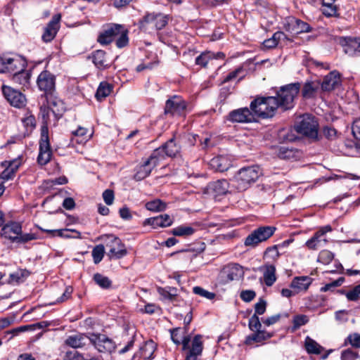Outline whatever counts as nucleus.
Segmentation results:
<instances>
[{"label":"nucleus","mask_w":360,"mask_h":360,"mask_svg":"<svg viewBox=\"0 0 360 360\" xmlns=\"http://www.w3.org/2000/svg\"><path fill=\"white\" fill-rule=\"evenodd\" d=\"M262 174L257 165L243 167L231 179V186L239 192L245 191Z\"/></svg>","instance_id":"f257e3e1"},{"label":"nucleus","mask_w":360,"mask_h":360,"mask_svg":"<svg viewBox=\"0 0 360 360\" xmlns=\"http://www.w3.org/2000/svg\"><path fill=\"white\" fill-rule=\"evenodd\" d=\"M278 108V99L274 96L257 98L250 103L254 117L262 118L273 117Z\"/></svg>","instance_id":"f03ea898"},{"label":"nucleus","mask_w":360,"mask_h":360,"mask_svg":"<svg viewBox=\"0 0 360 360\" xmlns=\"http://www.w3.org/2000/svg\"><path fill=\"white\" fill-rule=\"evenodd\" d=\"M168 23L167 15L160 13H147L139 22L141 30L148 32L160 30Z\"/></svg>","instance_id":"7ed1b4c3"},{"label":"nucleus","mask_w":360,"mask_h":360,"mask_svg":"<svg viewBox=\"0 0 360 360\" xmlns=\"http://www.w3.org/2000/svg\"><path fill=\"white\" fill-rule=\"evenodd\" d=\"M300 89L299 82L292 83L281 87L277 92L278 107L288 110L293 107V101Z\"/></svg>","instance_id":"20e7f679"},{"label":"nucleus","mask_w":360,"mask_h":360,"mask_svg":"<svg viewBox=\"0 0 360 360\" xmlns=\"http://www.w3.org/2000/svg\"><path fill=\"white\" fill-rule=\"evenodd\" d=\"M318 122L314 117L304 115L301 120L295 125V130L300 134L308 137L312 141L318 140Z\"/></svg>","instance_id":"39448f33"},{"label":"nucleus","mask_w":360,"mask_h":360,"mask_svg":"<svg viewBox=\"0 0 360 360\" xmlns=\"http://www.w3.org/2000/svg\"><path fill=\"white\" fill-rule=\"evenodd\" d=\"M276 229V227L271 226H260L245 238L244 245L247 247L255 248L259 243L266 241L272 236Z\"/></svg>","instance_id":"423d86ee"},{"label":"nucleus","mask_w":360,"mask_h":360,"mask_svg":"<svg viewBox=\"0 0 360 360\" xmlns=\"http://www.w3.org/2000/svg\"><path fill=\"white\" fill-rule=\"evenodd\" d=\"M51 150L49 138V129L46 125L41 128V139L39 141V153L37 162L41 165H46L51 158Z\"/></svg>","instance_id":"0eeeda50"},{"label":"nucleus","mask_w":360,"mask_h":360,"mask_svg":"<svg viewBox=\"0 0 360 360\" xmlns=\"http://www.w3.org/2000/svg\"><path fill=\"white\" fill-rule=\"evenodd\" d=\"M106 246L109 249L108 256L110 259H120L127 254L124 245L121 240L114 235H105Z\"/></svg>","instance_id":"6e6552de"},{"label":"nucleus","mask_w":360,"mask_h":360,"mask_svg":"<svg viewBox=\"0 0 360 360\" xmlns=\"http://www.w3.org/2000/svg\"><path fill=\"white\" fill-rule=\"evenodd\" d=\"M25 62L19 57L0 56V73H13L25 69Z\"/></svg>","instance_id":"1a4fd4ad"},{"label":"nucleus","mask_w":360,"mask_h":360,"mask_svg":"<svg viewBox=\"0 0 360 360\" xmlns=\"http://www.w3.org/2000/svg\"><path fill=\"white\" fill-rule=\"evenodd\" d=\"M186 106V102L181 97L174 96L166 101L165 114L171 116L183 115L185 113Z\"/></svg>","instance_id":"9d476101"},{"label":"nucleus","mask_w":360,"mask_h":360,"mask_svg":"<svg viewBox=\"0 0 360 360\" xmlns=\"http://www.w3.org/2000/svg\"><path fill=\"white\" fill-rule=\"evenodd\" d=\"M332 231V227L327 225L320 228L314 236L306 242V246L310 250H317L326 246L328 243L326 234Z\"/></svg>","instance_id":"9b49d317"},{"label":"nucleus","mask_w":360,"mask_h":360,"mask_svg":"<svg viewBox=\"0 0 360 360\" xmlns=\"http://www.w3.org/2000/svg\"><path fill=\"white\" fill-rule=\"evenodd\" d=\"M91 345L99 352H112L115 349V342L103 334L91 333Z\"/></svg>","instance_id":"f8f14e48"},{"label":"nucleus","mask_w":360,"mask_h":360,"mask_svg":"<svg viewBox=\"0 0 360 360\" xmlns=\"http://www.w3.org/2000/svg\"><path fill=\"white\" fill-rule=\"evenodd\" d=\"M2 91L4 97L11 105L16 108H21L25 105L26 98L19 91H17L8 86H3Z\"/></svg>","instance_id":"ddd939ff"},{"label":"nucleus","mask_w":360,"mask_h":360,"mask_svg":"<svg viewBox=\"0 0 360 360\" xmlns=\"http://www.w3.org/2000/svg\"><path fill=\"white\" fill-rule=\"evenodd\" d=\"M228 120L232 122L248 123L255 120L252 110L248 108H241L229 112Z\"/></svg>","instance_id":"4468645a"},{"label":"nucleus","mask_w":360,"mask_h":360,"mask_svg":"<svg viewBox=\"0 0 360 360\" xmlns=\"http://www.w3.org/2000/svg\"><path fill=\"white\" fill-rule=\"evenodd\" d=\"M22 232V226L16 221H11L4 225L1 230V236L15 243L18 236Z\"/></svg>","instance_id":"2eb2a0df"},{"label":"nucleus","mask_w":360,"mask_h":360,"mask_svg":"<svg viewBox=\"0 0 360 360\" xmlns=\"http://www.w3.org/2000/svg\"><path fill=\"white\" fill-rule=\"evenodd\" d=\"M1 165L5 169L0 174V180L5 183V181L14 178L16 172L21 165V160L16 158L11 161H4Z\"/></svg>","instance_id":"dca6fc26"},{"label":"nucleus","mask_w":360,"mask_h":360,"mask_svg":"<svg viewBox=\"0 0 360 360\" xmlns=\"http://www.w3.org/2000/svg\"><path fill=\"white\" fill-rule=\"evenodd\" d=\"M37 85L41 91L51 94L55 89V77L48 71H43L38 76Z\"/></svg>","instance_id":"f3484780"},{"label":"nucleus","mask_w":360,"mask_h":360,"mask_svg":"<svg viewBox=\"0 0 360 360\" xmlns=\"http://www.w3.org/2000/svg\"><path fill=\"white\" fill-rule=\"evenodd\" d=\"M120 29H122V25L110 24L108 25L104 31L99 34L98 41L103 45L109 44L115 37L119 35Z\"/></svg>","instance_id":"a211bd4d"},{"label":"nucleus","mask_w":360,"mask_h":360,"mask_svg":"<svg viewBox=\"0 0 360 360\" xmlns=\"http://www.w3.org/2000/svg\"><path fill=\"white\" fill-rule=\"evenodd\" d=\"M91 334L87 335L84 333H79L68 336L65 343V345L75 348H83L91 345Z\"/></svg>","instance_id":"6ab92c4d"},{"label":"nucleus","mask_w":360,"mask_h":360,"mask_svg":"<svg viewBox=\"0 0 360 360\" xmlns=\"http://www.w3.org/2000/svg\"><path fill=\"white\" fill-rule=\"evenodd\" d=\"M340 44L343 47V51L351 56H360V39L345 37L340 39Z\"/></svg>","instance_id":"aec40b11"},{"label":"nucleus","mask_w":360,"mask_h":360,"mask_svg":"<svg viewBox=\"0 0 360 360\" xmlns=\"http://www.w3.org/2000/svg\"><path fill=\"white\" fill-rule=\"evenodd\" d=\"M60 15H55L52 18L51 20L47 24L41 37L44 41L50 42L54 39L60 27Z\"/></svg>","instance_id":"412c9836"},{"label":"nucleus","mask_w":360,"mask_h":360,"mask_svg":"<svg viewBox=\"0 0 360 360\" xmlns=\"http://www.w3.org/2000/svg\"><path fill=\"white\" fill-rule=\"evenodd\" d=\"M242 274V268L239 264H231L225 266L220 272V276L224 281L238 279Z\"/></svg>","instance_id":"4be33fe9"},{"label":"nucleus","mask_w":360,"mask_h":360,"mask_svg":"<svg viewBox=\"0 0 360 360\" xmlns=\"http://www.w3.org/2000/svg\"><path fill=\"white\" fill-rule=\"evenodd\" d=\"M155 167V163L151 162L148 158L145 160L136 168V173L134 178L136 181H141L148 176L152 170Z\"/></svg>","instance_id":"5701e85b"},{"label":"nucleus","mask_w":360,"mask_h":360,"mask_svg":"<svg viewBox=\"0 0 360 360\" xmlns=\"http://www.w3.org/2000/svg\"><path fill=\"white\" fill-rule=\"evenodd\" d=\"M253 333L248 335L245 340V344L252 345L254 343H262L273 337L274 333L265 330L252 331Z\"/></svg>","instance_id":"b1692460"},{"label":"nucleus","mask_w":360,"mask_h":360,"mask_svg":"<svg viewBox=\"0 0 360 360\" xmlns=\"http://www.w3.org/2000/svg\"><path fill=\"white\" fill-rule=\"evenodd\" d=\"M173 220L168 214H160L159 216L146 219L144 224L150 225L153 229L159 227H167L172 224Z\"/></svg>","instance_id":"393cba45"},{"label":"nucleus","mask_w":360,"mask_h":360,"mask_svg":"<svg viewBox=\"0 0 360 360\" xmlns=\"http://www.w3.org/2000/svg\"><path fill=\"white\" fill-rule=\"evenodd\" d=\"M229 183L226 179L217 180L208 185L209 192L216 195H225L229 192Z\"/></svg>","instance_id":"a878e982"},{"label":"nucleus","mask_w":360,"mask_h":360,"mask_svg":"<svg viewBox=\"0 0 360 360\" xmlns=\"http://www.w3.org/2000/svg\"><path fill=\"white\" fill-rule=\"evenodd\" d=\"M312 278L309 276H298L293 278L290 287L295 290V292L305 291L312 283Z\"/></svg>","instance_id":"bb28decb"},{"label":"nucleus","mask_w":360,"mask_h":360,"mask_svg":"<svg viewBox=\"0 0 360 360\" xmlns=\"http://www.w3.org/2000/svg\"><path fill=\"white\" fill-rule=\"evenodd\" d=\"M340 75L333 71L326 75L321 83V88L323 91H331L340 83Z\"/></svg>","instance_id":"cd10ccee"},{"label":"nucleus","mask_w":360,"mask_h":360,"mask_svg":"<svg viewBox=\"0 0 360 360\" xmlns=\"http://www.w3.org/2000/svg\"><path fill=\"white\" fill-rule=\"evenodd\" d=\"M210 166L217 172H223L231 167V162L226 157L219 155L211 159Z\"/></svg>","instance_id":"c85d7f7f"},{"label":"nucleus","mask_w":360,"mask_h":360,"mask_svg":"<svg viewBox=\"0 0 360 360\" xmlns=\"http://www.w3.org/2000/svg\"><path fill=\"white\" fill-rule=\"evenodd\" d=\"M288 25L290 27L289 30L295 34L309 32L311 31V27L309 24L294 18L289 20Z\"/></svg>","instance_id":"c756f323"},{"label":"nucleus","mask_w":360,"mask_h":360,"mask_svg":"<svg viewBox=\"0 0 360 360\" xmlns=\"http://www.w3.org/2000/svg\"><path fill=\"white\" fill-rule=\"evenodd\" d=\"M155 349L156 344L153 340H148L140 347V350L136 354V356L150 360L153 359V354Z\"/></svg>","instance_id":"7c9ffc66"},{"label":"nucleus","mask_w":360,"mask_h":360,"mask_svg":"<svg viewBox=\"0 0 360 360\" xmlns=\"http://www.w3.org/2000/svg\"><path fill=\"white\" fill-rule=\"evenodd\" d=\"M12 81L21 85L22 87L27 88L30 84V74L24 69L20 70H15L13 73Z\"/></svg>","instance_id":"2f4dec72"},{"label":"nucleus","mask_w":360,"mask_h":360,"mask_svg":"<svg viewBox=\"0 0 360 360\" xmlns=\"http://www.w3.org/2000/svg\"><path fill=\"white\" fill-rule=\"evenodd\" d=\"M162 148H164V150L165 151L167 157L171 158L175 157L177 154L179 153L181 150V146L176 142L175 138L170 139L162 146Z\"/></svg>","instance_id":"473e14b6"},{"label":"nucleus","mask_w":360,"mask_h":360,"mask_svg":"<svg viewBox=\"0 0 360 360\" xmlns=\"http://www.w3.org/2000/svg\"><path fill=\"white\" fill-rule=\"evenodd\" d=\"M319 86L320 83L317 81L305 82L302 90V96L307 99L314 98Z\"/></svg>","instance_id":"72a5a7b5"},{"label":"nucleus","mask_w":360,"mask_h":360,"mask_svg":"<svg viewBox=\"0 0 360 360\" xmlns=\"http://www.w3.org/2000/svg\"><path fill=\"white\" fill-rule=\"evenodd\" d=\"M304 348L309 354H320L324 350L322 346L309 336L305 338Z\"/></svg>","instance_id":"f704fd0d"},{"label":"nucleus","mask_w":360,"mask_h":360,"mask_svg":"<svg viewBox=\"0 0 360 360\" xmlns=\"http://www.w3.org/2000/svg\"><path fill=\"white\" fill-rule=\"evenodd\" d=\"M263 278L265 285L269 287L276 282V268L274 265H266L264 266Z\"/></svg>","instance_id":"c9c22d12"},{"label":"nucleus","mask_w":360,"mask_h":360,"mask_svg":"<svg viewBox=\"0 0 360 360\" xmlns=\"http://www.w3.org/2000/svg\"><path fill=\"white\" fill-rule=\"evenodd\" d=\"M196 229L192 226L180 225L172 230V233L175 236L179 237H188L194 234Z\"/></svg>","instance_id":"e433bc0d"},{"label":"nucleus","mask_w":360,"mask_h":360,"mask_svg":"<svg viewBox=\"0 0 360 360\" xmlns=\"http://www.w3.org/2000/svg\"><path fill=\"white\" fill-rule=\"evenodd\" d=\"M47 233H57L58 236L64 238H81V233L75 229H64L58 230H45Z\"/></svg>","instance_id":"4c0bfd02"},{"label":"nucleus","mask_w":360,"mask_h":360,"mask_svg":"<svg viewBox=\"0 0 360 360\" xmlns=\"http://www.w3.org/2000/svg\"><path fill=\"white\" fill-rule=\"evenodd\" d=\"M286 38V36L283 32H275L272 37L265 40L263 42V46L266 49H272L276 47L280 41L283 40Z\"/></svg>","instance_id":"58836bf2"},{"label":"nucleus","mask_w":360,"mask_h":360,"mask_svg":"<svg viewBox=\"0 0 360 360\" xmlns=\"http://www.w3.org/2000/svg\"><path fill=\"white\" fill-rule=\"evenodd\" d=\"M201 335H196L192 342V347L188 352V354L193 355V356L196 357L201 354L202 352V342L201 341Z\"/></svg>","instance_id":"ea45409f"},{"label":"nucleus","mask_w":360,"mask_h":360,"mask_svg":"<svg viewBox=\"0 0 360 360\" xmlns=\"http://www.w3.org/2000/svg\"><path fill=\"white\" fill-rule=\"evenodd\" d=\"M112 89V86L108 82H101L96 93V98L98 101H101L110 94Z\"/></svg>","instance_id":"a19ab883"},{"label":"nucleus","mask_w":360,"mask_h":360,"mask_svg":"<svg viewBox=\"0 0 360 360\" xmlns=\"http://www.w3.org/2000/svg\"><path fill=\"white\" fill-rule=\"evenodd\" d=\"M92 61L98 68L106 67L105 52L102 50L94 51L92 54Z\"/></svg>","instance_id":"79ce46f5"},{"label":"nucleus","mask_w":360,"mask_h":360,"mask_svg":"<svg viewBox=\"0 0 360 360\" xmlns=\"http://www.w3.org/2000/svg\"><path fill=\"white\" fill-rule=\"evenodd\" d=\"M166 157H167V155H166L164 148L160 146L152 152L148 159L151 162H154V163H155V167H157L162 160L165 159Z\"/></svg>","instance_id":"37998d69"},{"label":"nucleus","mask_w":360,"mask_h":360,"mask_svg":"<svg viewBox=\"0 0 360 360\" xmlns=\"http://www.w3.org/2000/svg\"><path fill=\"white\" fill-rule=\"evenodd\" d=\"M129 31L124 25H122V29H120L119 32V35L117 36V39L116 40V46L121 49L126 46L129 43V37H128Z\"/></svg>","instance_id":"c03bdc74"},{"label":"nucleus","mask_w":360,"mask_h":360,"mask_svg":"<svg viewBox=\"0 0 360 360\" xmlns=\"http://www.w3.org/2000/svg\"><path fill=\"white\" fill-rule=\"evenodd\" d=\"M30 276V272L26 269H19L15 272L10 274L11 283H20L24 281L25 278Z\"/></svg>","instance_id":"a18cd8bd"},{"label":"nucleus","mask_w":360,"mask_h":360,"mask_svg":"<svg viewBox=\"0 0 360 360\" xmlns=\"http://www.w3.org/2000/svg\"><path fill=\"white\" fill-rule=\"evenodd\" d=\"M215 58V54L211 51H205L202 53L195 58V64L202 67H205L210 60Z\"/></svg>","instance_id":"49530a36"},{"label":"nucleus","mask_w":360,"mask_h":360,"mask_svg":"<svg viewBox=\"0 0 360 360\" xmlns=\"http://www.w3.org/2000/svg\"><path fill=\"white\" fill-rule=\"evenodd\" d=\"M277 155L281 159H291L295 157L296 151L292 148L280 146L278 148Z\"/></svg>","instance_id":"de8ad7c7"},{"label":"nucleus","mask_w":360,"mask_h":360,"mask_svg":"<svg viewBox=\"0 0 360 360\" xmlns=\"http://www.w3.org/2000/svg\"><path fill=\"white\" fill-rule=\"evenodd\" d=\"M94 281L98 285L104 289L110 288L112 284L111 281L107 276L99 273L94 275Z\"/></svg>","instance_id":"09e8293b"},{"label":"nucleus","mask_w":360,"mask_h":360,"mask_svg":"<svg viewBox=\"0 0 360 360\" xmlns=\"http://www.w3.org/2000/svg\"><path fill=\"white\" fill-rule=\"evenodd\" d=\"M146 207L150 211L160 212L165 210L166 204L160 200H155L148 202L146 204Z\"/></svg>","instance_id":"8fccbe9b"},{"label":"nucleus","mask_w":360,"mask_h":360,"mask_svg":"<svg viewBox=\"0 0 360 360\" xmlns=\"http://www.w3.org/2000/svg\"><path fill=\"white\" fill-rule=\"evenodd\" d=\"M322 13L323 14L328 17H339L338 13V8L337 6L334 5V4H331L330 5H322Z\"/></svg>","instance_id":"3c124183"},{"label":"nucleus","mask_w":360,"mask_h":360,"mask_svg":"<svg viewBox=\"0 0 360 360\" xmlns=\"http://www.w3.org/2000/svg\"><path fill=\"white\" fill-rule=\"evenodd\" d=\"M104 253L105 248L103 245H98L94 248L91 254L94 262L96 264H98L103 259Z\"/></svg>","instance_id":"603ef678"},{"label":"nucleus","mask_w":360,"mask_h":360,"mask_svg":"<svg viewBox=\"0 0 360 360\" xmlns=\"http://www.w3.org/2000/svg\"><path fill=\"white\" fill-rule=\"evenodd\" d=\"M170 334H171V338L173 342L176 345H181V336L185 335L186 333H184V328L182 329L181 328H176L169 330Z\"/></svg>","instance_id":"864d4df0"},{"label":"nucleus","mask_w":360,"mask_h":360,"mask_svg":"<svg viewBox=\"0 0 360 360\" xmlns=\"http://www.w3.org/2000/svg\"><path fill=\"white\" fill-rule=\"evenodd\" d=\"M309 321V319L306 315L301 314L297 315L293 317L292 323L293 327L292 330H296L301 326L307 324Z\"/></svg>","instance_id":"5fc2aeb1"},{"label":"nucleus","mask_w":360,"mask_h":360,"mask_svg":"<svg viewBox=\"0 0 360 360\" xmlns=\"http://www.w3.org/2000/svg\"><path fill=\"white\" fill-rule=\"evenodd\" d=\"M248 327L251 331L262 330V323L257 314H253L249 319Z\"/></svg>","instance_id":"6e6d98bb"},{"label":"nucleus","mask_w":360,"mask_h":360,"mask_svg":"<svg viewBox=\"0 0 360 360\" xmlns=\"http://www.w3.org/2000/svg\"><path fill=\"white\" fill-rule=\"evenodd\" d=\"M345 281V278L343 277H340L335 281H333L329 283L326 284L324 286H323L321 288V292H327L329 290H332L335 288L340 286Z\"/></svg>","instance_id":"4d7b16f0"},{"label":"nucleus","mask_w":360,"mask_h":360,"mask_svg":"<svg viewBox=\"0 0 360 360\" xmlns=\"http://www.w3.org/2000/svg\"><path fill=\"white\" fill-rule=\"evenodd\" d=\"M193 292L196 294V295H198L201 297H205L208 300H212L215 297V294L213 293V292H209L205 289H203L201 287H199V286H195L193 288Z\"/></svg>","instance_id":"13d9d810"},{"label":"nucleus","mask_w":360,"mask_h":360,"mask_svg":"<svg viewBox=\"0 0 360 360\" xmlns=\"http://www.w3.org/2000/svg\"><path fill=\"white\" fill-rule=\"evenodd\" d=\"M334 258V254L329 250H322L319 253V259L324 264L330 263Z\"/></svg>","instance_id":"bf43d9fd"},{"label":"nucleus","mask_w":360,"mask_h":360,"mask_svg":"<svg viewBox=\"0 0 360 360\" xmlns=\"http://www.w3.org/2000/svg\"><path fill=\"white\" fill-rule=\"evenodd\" d=\"M86 357L80 354L77 351L67 352L64 356V360H86Z\"/></svg>","instance_id":"052dcab7"},{"label":"nucleus","mask_w":360,"mask_h":360,"mask_svg":"<svg viewBox=\"0 0 360 360\" xmlns=\"http://www.w3.org/2000/svg\"><path fill=\"white\" fill-rule=\"evenodd\" d=\"M360 295V284L356 285L353 289L347 292L346 297L348 300L356 301Z\"/></svg>","instance_id":"680f3d73"},{"label":"nucleus","mask_w":360,"mask_h":360,"mask_svg":"<svg viewBox=\"0 0 360 360\" xmlns=\"http://www.w3.org/2000/svg\"><path fill=\"white\" fill-rule=\"evenodd\" d=\"M36 238V236L33 233H20L18 236L17 240H15L16 243H25L28 241L34 240Z\"/></svg>","instance_id":"e2e57ef3"},{"label":"nucleus","mask_w":360,"mask_h":360,"mask_svg":"<svg viewBox=\"0 0 360 360\" xmlns=\"http://www.w3.org/2000/svg\"><path fill=\"white\" fill-rule=\"evenodd\" d=\"M256 296V293L254 290H245L240 292V297L242 300L245 302L252 301Z\"/></svg>","instance_id":"0e129e2a"},{"label":"nucleus","mask_w":360,"mask_h":360,"mask_svg":"<svg viewBox=\"0 0 360 360\" xmlns=\"http://www.w3.org/2000/svg\"><path fill=\"white\" fill-rule=\"evenodd\" d=\"M266 307V302L263 299H260L255 305V314L262 315L264 314Z\"/></svg>","instance_id":"69168bd1"},{"label":"nucleus","mask_w":360,"mask_h":360,"mask_svg":"<svg viewBox=\"0 0 360 360\" xmlns=\"http://www.w3.org/2000/svg\"><path fill=\"white\" fill-rule=\"evenodd\" d=\"M242 68H238L235 70L229 72L223 79L222 83L231 82L238 77V76L243 72Z\"/></svg>","instance_id":"338daca9"},{"label":"nucleus","mask_w":360,"mask_h":360,"mask_svg":"<svg viewBox=\"0 0 360 360\" xmlns=\"http://www.w3.org/2000/svg\"><path fill=\"white\" fill-rule=\"evenodd\" d=\"M357 358V354L350 349L345 350L341 354L342 360H355Z\"/></svg>","instance_id":"774afa93"}]
</instances>
